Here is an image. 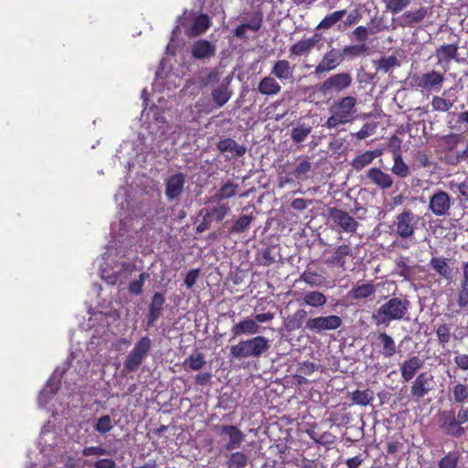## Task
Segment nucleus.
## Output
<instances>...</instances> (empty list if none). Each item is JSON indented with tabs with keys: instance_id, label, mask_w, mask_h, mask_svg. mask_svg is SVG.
Listing matches in <instances>:
<instances>
[{
	"instance_id": "f257e3e1",
	"label": "nucleus",
	"mask_w": 468,
	"mask_h": 468,
	"mask_svg": "<svg viewBox=\"0 0 468 468\" xmlns=\"http://www.w3.org/2000/svg\"><path fill=\"white\" fill-rule=\"evenodd\" d=\"M468 422V408L460 406L458 411L455 409L440 411L438 414V427L443 434L459 439L463 437L466 429L463 426Z\"/></svg>"
},
{
	"instance_id": "f03ea898",
	"label": "nucleus",
	"mask_w": 468,
	"mask_h": 468,
	"mask_svg": "<svg viewBox=\"0 0 468 468\" xmlns=\"http://www.w3.org/2000/svg\"><path fill=\"white\" fill-rule=\"evenodd\" d=\"M410 303L407 298L392 297L372 314L376 325H388L391 321L407 319Z\"/></svg>"
},
{
	"instance_id": "7ed1b4c3",
	"label": "nucleus",
	"mask_w": 468,
	"mask_h": 468,
	"mask_svg": "<svg viewBox=\"0 0 468 468\" xmlns=\"http://www.w3.org/2000/svg\"><path fill=\"white\" fill-rule=\"evenodd\" d=\"M356 99L346 96L334 101L329 108L330 117L324 123L328 129L336 128L353 122L356 115Z\"/></svg>"
},
{
	"instance_id": "20e7f679",
	"label": "nucleus",
	"mask_w": 468,
	"mask_h": 468,
	"mask_svg": "<svg viewBox=\"0 0 468 468\" xmlns=\"http://www.w3.org/2000/svg\"><path fill=\"white\" fill-rule=\"evenodd\" d=\"M271 347L270 340L262 335H257L245 340H240L238 344L229 347V356L231 359L241 360L249 357L260 358Z\"/></svg>"
},
{
	"instance_id": "39448f33",
	"label": "nucleus",
	"mask_w": 468,
	"mask_h": 468,
	"mask_svg": "<svg viewBox=\"0 0 468 468\" xmlns=\"http://www.w3.org/2000/svg\"><path fill=\"white\" fill-rule=\"evenodd\" d=\"M180 27L188 37H198L211 27V18L205 13L196 14L195 11L185 10L178 17Z\"/></svg>"
},
{
	"instance_id": "423d86ee",
	"label": "nucleus",
	"mask_w": 468,
	"mask_h": 468,
	"mask_svg": "<svg viewBox=\"0 0 468 468\" xmlns=\"http://www.w3.org/2000/svg\"><path fill=\"white\" fill-rule=\"evenodd\" d=\"M421 218L410 209H404L395 216L393 228L396 234L403 239H412L419 229Z\"/></svg>"
},
{
	"instance_id": "0eeeda50",
	"label": "nucleus",
	"mask_w": 468,
	"mask_h": 468,
	"mask_svg": "<svg viewBox=\"0 0 468 468\" xmlns=\"http://www.w3.org/2000/svg\"><path fill=\"white\" fill-rule=\"evenodd\" d=\"M462 142V135L451 133L441 138V146L445 153V159L448 164L456 165L468 158V144L463 149H458Z\"/></svg>"
},
{
	"instance_id": "6e6552de",
	"label": "nucleus",
	"mask_w": 468,
	"mask_h": 468,
	"mask_svg": "<svg viewBox=\"0 0 468 468\" xmlns=\"http://www.w3.org/2000/svg\"><path fill=\"white\" fill-rule=\"evenodd\" d=\"M152 348V341L148 336L141 337L125 358L124 369L133 373L138 370Z\"/></svg>"
},
{
	"instance_id": "1a4fd4ad",
	"label": "nucleus",
	"mask_w": 468,
	"mask_h": 468,
	"mask_svg": "<svg viewBox=\"0 0 468 468\" xmlns=\"http://www.w3.org/2000/svg\"><path fill=\"white\" fill-rule=\"evenodd\" d=\"M328 218L332 222L334 229L338 233L354 234L359 225L348 212L337 207L328 208Z\"/></svg>"
},
{
	"instance_id": "9d476101",
	"label": "nucleus",
	"mask_w": 468,
	"mask_h": 468,
	"mask_svg": "<svg viewBox=\"0 0 468 468\" xmlns=\"http://www.w3.org/2000/svg\"><path fill=\"white\" fill-rule=\"evenodd\" d=\"M452 202L448 192L437 189L430 196L428 209L435 217H446L450 215Z\"/></svg>"
},
{
	"instance_id": "9b49d317",
	"label": "nucleus",
	"mask_w": 468,
	"mask_h": 468,
	"mask_svg": "<svg viewBox=\"0 0 468 468\" xmlns=\"http://www.w3.org/2000/svg\"><path fill=\"white\" fill-rule=\"evenodd\" d=\"M343 324L342 318L335 314L327 316H317L308 318L305 324V329L315 333L322 334L325 331L336 330Z\"/></svg>"
},
{
	"instance_id": "f8f14e48",
	"label": "nucleus",
	"mask_w": 468,
	"mask_h": 468,
	"mask_svg": "<svg viewBox=\"0 0 468 468\" xmlns=\"http://www.w3.org/2000/svg\"><path fill=\"white\" fill-rule=\"evenodd\" d=\"M352 76L348 72L336 73L321 83L319 90L324 94L339 93L351 86Z\"/></svg>"
},
{
	"instance_id": "ddd939ff",
	"label": "nucleus",
	"mask_w": 468,
	"mask_h": 468,
	"mask_svg": "<svg viewBox=\"0 0 468 468\" xmlns=\"http://www.w3.org/2000/svg\"><path fill=\"white\" fill-rule=\"evenodd\" d=\"M432 15V7L420 5L418 8L404 11L398 18V25L401 27H415L424 22Z\"/></svg>"
},
{
	"instance_id": "4468645a",
	"label": "nucleus",
	"mask_w": 468,
	"mask_h": 468,
	"mask_svg": "<svg viewBox=\"0 0 468 468\" xmlns=\"http://www.w3.org/2000/svg\"><path fill=\"white\" fill-rule=\"evenodd\" d=\"M455 38L450 44H443L436 48L435 57L437 58V65L443 66L444 71L448 70L450 63L457 58L459 50V37L453 35Z\"/></svg>"
},
{
	"instance_id": "2eb2a0df",
	"label": "nucleus",
	"mask_w": 468,
	"mask_h": 468,
	"mask_svg": "<svg viewBox=\"0 0 468 468\" xmlns=\"http://www.w3.org/2000/svg\"><path fill=\"white\" fill-rule=\"evenodd\" d=\"M186 176L177 172L165 179V197L168 201L178 200L184 191Z\"/></svg>"
},
{
	"instance_id": "dca6fc26",
	"label": "nucleus",
	"mask_w": 468,
	"mask_h": 468,
	"mask_svg": "<svg viewBox=\"0 0 468 468\" xmlns=\"http://www.w3.org/2000/svg\"><path fill=\"white\" fill-rule=\"evenodd\" d=\"M322 34L314 33L310 37L302 38L290 47V57H307L322 40Z\"/></svg>"
},
{
	"instance_id": "f3484780",
	"label": "nucleus",
	"mask_w": 468,
	"mask_h": 468,
	"mask_svg": "<svg viewBox=\"0 0 468 468\" xmlns=\"http://www.w3.org/2000/svg\"><path fill=\"white\" fill-rule=\"evenodd\" d=\"M444 75L432 69L415 78L416 86L423 90L439 91L444 82Z\"/></svg>"
},
{
	"instance_id": "a211bd4d",
	"label": "nucleus",
	"mask_w": 468,
	"mask_h": 468,
	"mask_svg": "<svg viewBox=\"0 0 468 468\" xmlns=\"http://www.w3.org/2000/svg\"><path fill=\"white\" fill-rule=\"evenodd\" d=\"M344 61L340 49L331 48L324 54L321 61L314 69V73L320 75L336 69Z\"/></svg>"
},
{
	"instance_id": "6ab92c4d",
	"label": "nucleus",
	"mask_w": 468,
	"mask_h": 468,
	"mask_svg": "<svg viewBox=\"0 0 468 468\" xmlns=\"http://www.w3.org/2000/svg\"><path fill=\"white\" fill-rule=\"evenodd\" d=\"M432 379L433 377L427 372L419 374L412 381L410 387L411 397L419 400L420 399L426 396L432 389L431 387Z\"/></svg>"
},
{
	"instance_id": "aec40b11",
	"label": "nucleus",
	"mask_w": 468,
	"mask_h": 468,
	"mask_svg": "<svg viewBox=\"0 0 468 468\" xmlns=\"http://www.w3.org/2000/svg\"><path fill=\"white\" fill-rule=\"evenodd\" d=\"M372 346L378 348L379 355L385 358H391L397 354L396 342L391 335L386 332H380L376 336Z\"/></svg>"
},
{
	"instance_id": "412c9836",
	"label": "nucleus",
	"mask_w": 468,
	"mask_h": 468,
	"mask_svg": "<svg viewBox=\"0 0 468 468\" xmlns=\"http://www.w3.org/2000/svg\"><path fill=\"white\" fill-rule=\"evenodd\" d=\"M352 255H353L352 248L349 245H346V244L339 245L335 250L333 254L324 260V263L328 267H332V268L336 267V268L342 269L343 271H346V258L352 257Z\"/></svg>"
},
{
	"instance_id": "4be33fe9",
	"label": "nucleus",
	"mask_w": 468,
	"mask_h": 468,
	"mask_svg": "<svg viewBox=\"0 0 468 468\" xmlns=\"http://www.w3.org/2000/svg\"><path fill=\"white\" fill-rule=\"evenodd\" d=\"M221 435L229 437V442L226 444L227 451H232L240 446L245 440V434L235 425H221L217 427Z\"/></svg>"
},
{
	"instance_id": "5701e85b",
	"label": "nucleus",
	"mask_w": 468,
	"mask_h": 468,
	"mask_svg": "<svg viewBox=\"0 0 468 468\" xmlns=\"http://www.w3.org/2000/svg\"><path fill=\"white\" fill-rule=\"evenodd\" d=\"M423 360L418 356H412L405 359L399 365L401 378L404 382L410 381L417 372L423 367Z\"/></svg>"
},
{
	"instance_id": "b1692460",
	"label": "nucleus",
	"mask_w": 468,
	"mask_h": 468,
	"mask_svg": "<svg viewBox=\"0 0 468 468\" xmlns=\"http://www.w3.org/2000/svg\"><path fill=\"white\" fill-rule=\"evenodd\" d=\"M216 45L207 39H197L191 47L192 57L196 59H207L216 55Z\"/></svg>"
},
{
	"instance_id": "393cba45",
	"label": "nucleus",
	"mask_w": 468,
	"mask_h": 468,
	"mask_svg": "<svg viewBox=\"0 0 468 468\" xmlns=\"http://www.w3.org/2000/svg\"><path fill=\"white\" fill-rule=\"evenodd\" d=\"M165 303V298L163 293L155 292L153 295L147 314L148 327L154 326L156 321L161 317L164 311Z\"/></svg>"
},
{
	"instance_id": "a878e982",
	"label": "nucleus",
	"mask_w": 468,
	"mask_h": 468,
	"mask_svg": "<svg viewBox=\"0 0 468 468\" xmlns=\"http://www.w3.org/2000/svg\"><path fill=\"white\" fill-rule=\"evenodd\" d=\"M367 179L373 183L378 188L386 190L392 186V176L378 167H372L367 172Z\"/></svg>"
},
{
	"instance_id": "bb28decb",
	"label": "nucleus",
	"mask_w": 468,
	"mask_h": 468,
	"mask_svg": "<svg viewBox=\"0 0 468 468\" xmlns=\"http://www.w3.org/2000/svg\"><path fill=\"white\" fill-rule=\"evenodd\" d=\"M263 24V15L261 12H253L250 16L248 23L241 24L234 29V36L238 38H246L245 33L248 29L257 32L259 31Z\"/></svg>"
},
{
	"instance_id": "cd10ccee",
	"label": "nucleus",
	"mask_w": 468,
	"mask_h": 468,
	"mask_svg": "<svg viewBox=\"0 0 468 468\" xmlns=\"http://www.w3.org/2000/svg\"><path fill=\"white\" fill-rule=\"evenodd\" d=\"M260 332V325L250 318H245L235 324L231 328L232 338L242 335H255Z\"/></svg>"
},
{
	"instance_id": "c85d7f7f",
	"label": "nucleus",
	"mask_w": 468,
	"mask_h": 468,
	"mask_svg": "<svg viewBox=\"0 0 468 468\" xmlns=\"http://www.w3.org/2000/svg\"><path fill=\"white\" fill-rule=\"evenodd\" d=\"M216 203V206L206 207L202 210L212 221L221 222L230 212V206L229 203L221 201H211Z\"/></svg>"
},
{
	"instance_id": "c756f323",
	"label": "nucleus",
	"mask_w": 468,
	"mask_h": 468,
	"mask_svg": "<svg viewBox=\"0 0 468 468\" xmlns=\"http://www.w3.org/2000/svg\"><path fill=\"white\" fill-rule=\"evenodd\" d=\"M231 78H226L219 87L214 89L211 92L213 102L218 107L225 105L232 95V91L229 89Z\"/></svg>"
},
{
	"instance_id": "7c9ffc66",
	"label": "nucleus",
	"mask_w": 468,
	"mask_h": 468,
	"mask_svg": "<svg viewBox=\"0 0 468 468\" xmlns=\"http://www.w3.org/2000/svg\"><path fill=\"white\" fill-rule=\"evenodd\" d=\"M293 67L290 65V62L286 59L277 60L271 70V74L277 78L281 81L290 80L293 77Z\"/></svg>"
},
{
	"instance_id": "2f4dec72",
	"label": "nucleus",
	"mask_w": 468,
	"mask_h": 468,
	"mask_svg": "<svg viewBox=\"0 0 468 468\" xmlns=\"http://www.w3.org/2000/svg\"><path fill=\"white\" fill-rule=\"evenodd\" d=\"M217 148L221 153L230 152L235 158L243 156L247 151L245 146L237 144L232 138L221 139L218 142Z\"/></svg>"
},
{
	"instance_id": "473e14b6",
	"label": "nucleus",
	"mask_w": 468,
	"mask_h": 468,
	"mask_svg": "<svg viewBox=\"0 0 468 468\" xmlns=\"http://www.w3.org/2000/svg\"><path fill=\"white\" fill-rule=\"evenodd\" d=\"M307 320V312L301 308L296 310L292 314L288 315L284 319L283 324L288 332H292L300 329Z\"/></svg>"
},
{
	"instance_id": "72a5a7b5",
	"label": "nucleus",
	"mask_w": 468,
	"mask_h": 468,
	"mask_svg": "<svg viewBox=\"0 0 468 468\" xmlns=\"http://www.w3.org/2000/svg\"><path fill=\"white\" fill-rule=\"evenodd\" d=\"M282 86L278 83L276 79L272 76H266L262 78L257 87V90L266 96H273L280 93Z\"/></svg>"
},
{
	"instance_id": "f704fd0d",
	"label": "nucleus",
	"mask_w": 468,
	"mask_h": 468,
	"mask_svg": "<svg viewBox=\"0 0 468 468\" xmlns=\"http://www.w3.org/2000/svg\"><path fill=\"white\" fill-rule=\"evenodd\" d=\"M343 59H351L369 55V46L367 44L346 45L341 50Z\"/></svg>"
},
{
	"instance_id": "c9c22d12",
	"label": "nucleus",
	"mask_w": 468,
	"mask_h": 468,
	"mask_svg": "<svg viewBox=\"0 0 468 468\" xmlns=\"http://www.w3.org/2000/svg\"><path fill=\"white\" fill-rule=\"evenodd\" d=\"M238 189V184L232 181H228L219 187V189L210 197L209 201L223 202L225 199H229L236 196Z\"/></svg>"
},
{
	"instance_id": "e433bc0d",
	"label": "nucleus",
	"mask_w": 468,
	"mask_h": 468,
	"mask_svg": "<svg viewBox=\"0 0 468 468\" xmlns=\"http://www.w3.org/2000/svg\"><path fill=\"white\" fill-rule=\"evenodd\" d=\"M381 154L380 150L366 151L356 155L352 161L351 165L356 171H361L364 167L370 165L373 160Z\"/></svg>"
},
{
	"instance_id": "4c0bfd02",
	"label": "nucleus",
	"mask_w": 468,
	"mask_h": 468,
	"mask_svg": "<svg viewBox=\"0 0 468 468\" xmlns=\"http://www.w3.org/2000/svg\"><path fill=\"white\" fill-rule=\"evenodd\" d=\"M375 292L376 286L372 282H370L354 286L349 292V295L354 300H362L374 295Z\"/></svg>"
},
{
	"instance_id": "58836bf2",
	"label": "nucleus",
	"mask_w": 468,
	"mask_h": 468,
	"mask_svg": "<svg viewBox=\"0 0 468 468\" xmlns=\"http://www.w3.org/2000/svg\"><path fill=\"white\" fill-rule=\"evenodd\" d=\"M449 260L443 257H432L430 261L429 266L436 273L443 278H450L452 275V269L448 264Z\"/></svg>"
},
{
	"instance_id": "ea45409f",
	"label": "nucleus",
	"mask_w": 468,
	"mask_h": 468,
	"mask_svg": "<svg viewBox=\"0 0 468 468\" xmlns=\"http://www.w3.org/2000/svg\"><path fill=\"white\" fill-rule=\"evenodd\" d=\"M457 303L461 308L468 305V261L463 266V278L461 280Z\"/></svg>"
},
{
	"instance_id": "a19ab883",
	"label": "nucleus",
	"mask_w": 468,
	"mask_h": 468,
	"mask_svg": "<svg viewBox=\"0 0 468 468\" xmlns=\"http://www.w3.org/2000/svg\"><path fill=\"white\" fill-rule=\"evenodd\" d=\"M255 217L250 215H240L230 227L229 232L230 234H241L246 232L250 228Z\"/></svg>"
},
{
	"instance_id": "79ce46f5",
	"label": "nucleus",
	"mask_w": 468,
	"mask_h": 468,
	"mask_svg": "<svg viewBox=\"0 0 468 468\" xmlns=\"http://www.w3.org/2000/svg\"><path fill=\"white\" fill-rule=\"evenodd\" d=\"M380 30V28L374 30L364 26H358L348 33V37L350 40L357 42V44H367L368 35H373Z\"/></svg>"
},
{
	"instance_id": "37998d69",
	"label": "nucleus",
	"mask_w": 468,
	"mask_h": 468,
	"mask_svg": "<svg viewBox=\"0 0 468 468\" xmlns=\"http://www.w3.org/2000/svg\"><path fill=\"white\" fill-rule=\"evenodd\" d=\"M327 298L324 293L318 291H311L304 293L303 303L305 305L314 308L323 307L326 303Z\"/></svg>"
},
{
	"instance_id": "c03bdc74",
	"label": "nucleus",
	"mask_w": 468,
	"mask_h": 468,
	"mask_svg": "<svg viewBox=\"0 0 468 468\" xmlns=\"http://www.w3.org/2000/svg\"><path fill=\"white\" fill-rule=\"evenodd\" d=\"M374 399V391L370 388L356 389L351 395L352 403L359 406H367L373 402Z\"/></svg>"
},
{
	"instance_id": "a18cd8bd",
	"label": "nucleus",
	"mask_w": 468,
	"mask_h": 468,
	"mask_svg": "<svg viewBox=\"0 0 468 468\" xmlns=\"http://www.w3.org/2000/svg\"><path fill=\"white\" fill-rule=\"evenodd\" d=\"M113 427L114 420L108 414H104L94 420L93 430L101 435H105L110 432Z\"/></svg>"
},
{
	"instance_id": "49530a36",
	"label": "nucleus",
	"mask_w": 468,
	"mask_h": 468,
	"mask_svg": "<svg viewBox=\"0 0 468 468\" xmlns=\"http://www.w3.org/2000/svg\"><path fill=\"white\" fill-rule=\"evenodd\" d=\"M391 171L395 176L400 178H406L410 175V167L404 162L402 155L400 154H394Z\"/></svg>"
},
{
	"instance_id": "de8ad7c7",
	"label": "nucleus",
	"mask_w": 468,
	"mask_h": 468,
	"mask_svg": "<svg viewBox=\"0 0 468 468\" xmlns=\"http://www.w3.org/2000/svg\"><path fill=\"white\" fill-rule=\"evenodd\" d=\"M249 464V457L243 452H231L226 461L227 468H245Z\"/></svg>"
},
{
	"instance_id": "09e8293b",
	"label": "nucleus",
	"mask_w": 468,
	"mask_h": 468,
	"mask_svg": "<svg viewBox=\"0 0 468 468\" xmlns=\"http://www.w3.org/2000/svg\"><path fill=\"white\" fill-rule=\"evenodd\" d=\"M346 10H337L335 11L327 16H325L322 21L318 24L316 27L317 29H329L331 28L335 24L341 21L343 17L346 16Z\"/></svg>"
},
{
	"instance_id": "8fccbe9b",
	"label": "nucleus",
	"mask_w": 468,
	"mask_h": 468,
	"mask_svg": "<svg viewBox=\"0 0 468 468\" xmlns=\"http://www.w3.org/2000/svg\"><path fill=\"white\" fill-rule=\"evenodd\" d=\"M452 395L454 403L464 406L468 402V385L458 382L452 387Z\"/></svg>"
},
{
	"instance_id": "3c124183",
	"label": "nucleus",
	"mask_w": 468,
	"mask_h": 468,
	"mask_svg": "<svg viewBox=\"0 0 468 468\" xmlns=\"http://www.w3.org/2000/svg\"><path fill=\"white\" fill-rule=\"evenodd\" d=\"M435 332L439 345L441 347H445L452 336V326L449 324L442 323L437 326Z\"/></svg>"
},
{
	"instance_id": "603ef678",
	"label": "nucleus",
	"mask_w": 468,
	"mask_h": 468,
	"mask_svg": "<svg viewBox=\"0 0 468 468\" xmlns=\"http://www.w3.org/2000/svg\"><path fill=\"white\" fill-rule=\"evenodd\" d=\"M375 64L377 71H380L382 73H388L392 69L399 65L398 58L393 55L388 57H382L377 60Z\"/></svg>"
},
{
	"instance_id": "864d4df0",
	"label": "nucleus",
	"mask_w": 468,
	"mask_h": 468,
	"mask_svg": "<svg viewBox=\"0 0 468 468\" xmlns=\"http://www.w3.org/2000/svg\"><path fill=\"white\" fill-rule=\"evenodd\" d=\"M184 367L185 368H189L194 371L200 370L205 365V356L202 353H196L193 355H190L185 361H184Z\"/></svg>"
},
{
	"instance_id": "5fc2aeb1",
	"label": "nucleus",
	"mask_w": 468,
	"mask_h": 468,
	"mask_svg": "<svg viewBox=\"0 0 468 468\" xmlns=\"http://www.w3.org/2000/svg\"><path fill=\"white\" fill-rule=\"evenodd\" d=\"M311 132V126L305 123H302L292 128L291 133V138L293 143L300 144L303 143L308 137Z\"/></svg>"
},
{
	"instance_id": "6e6d98bb",
	"label": "nucleus",
	"mask_w": 468,
	"mask_h": 468,
	"mask_svg": "<svg viewBox=\"0 0 468 468\" xmlns=\"http://www.w3.org/2000/svg\"><path fill=\"white\" fill-rule=\"evenodd\" d=\"M431 105L433 112H445L453 107L454 101L435 95L432 97Z\"/></svg>"
},
{
	"instance_id": "4d7b16f0",
	"label": "nucleus",
	"mask_w": 468,
	"mask_h": 468,
	"mask_svg": "<svg viewBox=\"0 0 468 468\" xmlns=\"http://www.w3.org/2000/svg\"><path fill=\"white\" fill-rule=\"evenodd\" d=\"M412 0H384L386 10L392 15H397L404 11Z\"/></svg>"
},
{
	"instance_id": "13d9d810",
	"label": "nucleus",
	"mask_w": 468,
	"mask_h": 468,
	"mask_svg": "<svg viewBox=\"0 0 468 468\" xmlns=\"http://www.w3.org/2000/svg\"><path fill=\"white\" fill-rule=\"evenodd\" d=\"M312 169V164L307 159L302 160L292 173L298 181H304L308 178V173Z\"/></svg>"
},
{
	"instance_id": "bf43d9fd",
	"label": "nucleus",
	"mask_w": 468,
	"mask_h": 468,
	"mask_svg": "<svg viewBox=\"0 0 468 468\" xmlns=\"http://www.w3.org/2000/svg\"><path fill=\"white\" fill-rule=\"evenodd\" d=\"M149 274L147 272H142L137 280L130 282L128 286V291L132 295H139L143 292V286L145 282L149 278Z\"/></svg>"
},
{
	"instance_id": "052dcab7",
	"label": "nucleus",
	"mask_w": 468,
	"mask_h": 468,
	"mask_svg": "<svg viewBox=\"0 0 468 468\" xmlns=\"http://www.w3.org/2000/svg\"><path fill=\"white\" fill-rule=\"evenodd\" d=\"M459 457L457 452H450L440 460L438 466L439 468H457Z\"/></svg>"
},
{
	"instance_id": "680f3d73",
	"label": "nucleus",
	"mask_w": 468,
	"mask_h": 468,
	"mask_svg": "<svg viewBox=\"0 0 468 468\" xmlns=\"http://www.w3.org/2000/svg\"><path fill=\"white\" fill-rule=\"evenodd\" d=\"M396 272L405 280H410L413 271L412 267L407 264L403 258H399L395 261Z\"/></svg>"
},
{
	"instance_id": "e2e57ef3",
	"label": "nucleus",
	"mask_w": 468,
	"mask_h": 468,
	"mask_svg": "<svg viewBox=\"0 0 468 468\" xmlns=\"http://www.w3.org/2000/svg\"><path fill=\"white\" fill-rule=\"evenodd\" d=\"M272 248H265L257 255V261L262 266H270L271 264L275 262V257L272 254Z\"/></svg>"
},
{
	"instance_id": "0e129e2a",
	"label": "nucleus",
	"mask_w": 468,
	"mask_h": 468,
	"mask_svg": "<svg viewBox=\"0 0 468 468\" xmlns=\"http://www.w3.org/2000/svg\"><path fill=\"white\" fill-rule=\"evenodd\" d=\"M110 452L102 446H86L82 449L81 454L85 457L102 456L109 454Z\"/></svg>"
},
{
	"instance_id": "69168bd1",
	"label": "nucleus",
	"mask_w": 468,
	"mask_h": 468,
	"mask_svg": "<svg viewBox=\"0 0 468 468\" xmlns=\"http://www.w3.org/2000/svg\"><path fill=\"white\" fill-rule=\"evenodd\" d=\"M301 280L311 286L321 284V276L315 271H304L301 275Z\"/></svg>"
},
{
	"instance_id": "338daca9",
	"label": "nucleus",
	"mask_w": 468,
	"mask_h": 468,
	"mask_svg": "<svg viewBox=\"0 0 468 468\" xmlns=\"http://www.w3.org/2000/svg\"><path fill=\"white\" fill-rule=\"evenodd\" d=\"M199 269H192L186 273L184 282L187 288H192L194 286L199 276Z\"/></svg>"
},
{
	"instance_id": "774afa93",
	"label": "nucleus",
	"mask_w": 468,
	"mask_h": 468,
	"mask_svg": "<svg viewBox=\"0 0 468 468\" xmlns=\"http://www.w3.org/2000/svg\"><path fill=\"white\" fill-rule=\"evenodd\" d=\"M457 190L460 194L458 197L459 201L468 202V178L458 184Z\"/></svg>"
}]
</instances>
